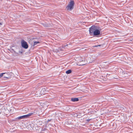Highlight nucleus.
Masks as SVG:
<instances>
[{
	"label": "nucleus",
	"mask_w": 133,
	"mask_h": 133,
	"mask_svg": "<svg viewBox=\"0 0 133 133\" xmlns=\"http://www.w3.org/2000/svg\"><path fill=\"white\" fill-rule=\"evenodd\" d=\"M71 100L74 102H77L79 101V99L77 98H72Z\"/></svg>",
	"instance_id": "nucleus-5"
},
{
	"label": "nucleus",
	"mask_w": 133,
	"mask_h": 133,
	"mask_svg": "<svg viewBox=\"0 0 133 133\" xmlns=\"http://www.w3.org/2000/svg\"><path fill=\"white\" fill-rule=\"evenodd\" d=\"M33 114V113H29L27 115H24V118H28L29 116L32 115Z\"/></svg>",
	"instance_id": "nucleus-4"
},
{
	"label": "nucleus",
	"mask_w": 133,
	"mask_h": 133,
	"mask_svg": "<svg viewBox=\"0 0 133 133\" xmlns=\"http://www.w3.org/2000/svg\"><path fill=\"white\" fill-rule=\"evenodd\" d=\"M21 44L22 47L25 49H27L28 48V45L27 42L23 40H22Z\"/></svg>",
	"instance_id": "nucleus-3"
},
{
	"label": "nucleus",
	"mask_w": 133,
	"mask_h": 133,
	"mask_svg": "<svg viewBox=\"0 0 133 133\" xmlns=\"http://www.w3.org/2000/svg\"><path fill=\"white\" fill-rule=\"evenodd\" d=\"M80 61H83V60L82 59H81V60H80Z\"/></svg>",
	"instance_id": "nucleus-16"
},
{
	"label": "nucleus",
	"mask_w": 133,
	"mask_h": 133,
	"mask_svg": "<svg viewBox=\"0 0 133 133\" xmlns=\"http://www.w3.org/2000/svg\"><path fill=\"white\" fill-rule=\"evenodd\" d=\"M42 90H43V91H46V88H42Z\"/></svg>",
	"instance_id": "nucleus-12"
},
{
	"label": "nucleus",
	"mask_w": 133,
	"mask_h": 133,
	"mask_svg": "<svg viewBox=\"0 0 133 133\" xmlns=\"http://www.w3.org/2000/svg\"><path fill=\"white\" fill-rule=\"evenodd\" d=\"M2 24L1 23H0V25H2Z\"/></svg>",
	"instance_id": "nucleus-18"
},
{
	"label": "nucleus",
	"mask_w": 133,
	"mask_h": 133,
	"mask_svg": "<svg viewBox=\"0 0 133 133\" xmlns=\"http://www.w3.org/2000/svg\"><path fill=\"white\" fill-rule=\"evenodd\" d=\"M4 77L5 78H8V77H5V76H4Z\"/></svg>",
	"instance_id": "nucleus-19"
},
{
	"label": "nucleus",
	"mask_w": 133,
	"mask_h": 133,
	"mask_svg": "<svg viewBox=\"0 0 133 133\" xmlns=\"http://www.w3.org/2000/svg\"><path fill=\"white\" fill-rule=\"evenodd\" d=\"M46 129H45H45H44L43 130V131H45V130H46Z\"/></svg>",
	"instance_id": "nucleus-17"
},
{
	"label": "nucleus",
	"mask_w": 133,
	"mask_h": 133,
	"mask_svg": "<svg viewBox=\"0 0 133 133\" xmlns=\"http://www.w3.org/2000/svg\"><path fill=\"white\" fill-rule=\"evenodd\" d=\"M101 30L100 28H99L97 26L93 25L89 28V34L93 37H98L101 35L100 31Z\"/></svg>",
	"instance_id": "nucleus-1"
},
{
	"label": "nucleus",
	"mask_w": 133,
	"mask_h": 133,
	"mask_svg": "<svg viewBox=\"0 0 133 133\" xmlns=\"http://www.w3.org/2000/svg\"><path fill=\"white\" fill-rule=\"evenodd\" d=\"M90 119H87V121H88V122H89L90 120Z\"/></svg>",
	"instance_id": "nucleus-15"
},
{
	"label": "nucleus",
	"mask_w": 133,
	"mask_h": 133,
	"mask_svg": "<svg viewBox=\"0 0 133 133\" xmlns=\"http://www.w3.org/2000/svg\"><path fill=\"white\" fill-rule=\"evenodd\" d=\"M19 53H20V54H22V53H23V52L22 51H19Z\"/></svg>",
	"instance_id": "nucleus-13"
},
{
	"label": "nucleus",
	"mask_w": 133,
	"mask_h": 133,
	"mask_svg": "<svg viewBox=\"0 0 133 133\" xmlns=\"http://www.w3.org/2000/svg\"><path fill=\"white\" fill-rule=\"evenodd\" d=\"M95 45V46H94L95 47H97L98 46H100L101 45Z\"/></svg>",
	"instance_id": "nucleus-11"
},
{
	"label": "nucleus",
	"mask_w": 133,
	"mask_h": 133,
	"mask_svg": "<svg viewBox=\"0 0 133 133\" xmlns=\"http://www.w3.org/2000/svg\"><path fill=\"white\" fill-rule=\"evenodd\" d=\"M68 46V44H66V45H65V46Z\"/></svg>",
	"instance_id": "nucleus-21"
},
{
	"label": "nucleus",
	"mask_w": 133,
	"mask_h": 133,
	"mask_svg": "<svg viewBox=\"0 0 133 133\" xmlns=\"http://www.w3.org/2000/svg\"><path fill=\"white\" fill-rule=\"evenodd\" d=\"M5 73H3L0 74V78L1 77H2L3 76V75L4 74H5Z\"/></svg>",
	"instance_id": "nucleus-10"
},
{
	"label": "nucleus",
	"mask_w": 133,
	"mask_h": 133,
	"mask_svg": "<svg viewBox=\"0 0 133 133\" xmlns=\"http://www.w3.org/2000/svg\"><path fill=\"white\" fill-rule=\"evenodd\" d=\"M51 119H48V121H47V122H50V121H51Z\"/></svg>",
	"instance_id": "nucleus-14"
},
{
	"label": "nucleus",
	"mask_w": 133,
	"mask_h": 133,
	"mask_svg": "<svg viewBox=\"0 0 133 133\" xmlns=\"http://www.w3.org/2000/svg\"><path fill=\"white\" fill-rule=\"evenodd\" d=\"M122 2H121V4H122H122H123H123H124V3H122Z\"/></svg>",
	"instance_id": "nucleus-20"
},
{
	"label": "nucleus",
	"mask_w": 133,
	"mask_h": 133,
	"mask_svg": "<svg viewBox=\"0 0 133 133\" xmlns=\"http://www.w3.org/2000/svg\"><path fill=\"white\" fill-rule=\"evenodd\" d=\"M75 4V3L74 1H70L69 2L68 5L66 7V9L69 11L72 10L74 9Z\"/></svg>",
	"instance_id": "nucleus-2"
},
{
	"label": "nucleus",
	"mask_w": 133,
	"mask_h": 133,
	"mask_svg": "<svg viewBox=\"0 0 133 133\" xmlns=\"http://www.w3.org/2000/svg\"><path fill=\"white\" fill-rule=\"evenodd\" d=\"M24 115H23V116L18 117H17V118L18 119H24Z\"/></svg>",
	"instance_id": "nucleus-7"
},
{
	"label": "nucleus",
	"mask_w": 133,
	"mask_h": 133,
	"mask_svg": "<svg viewBox=\"0 0 133 133\" xmlns=\"http://www.w3.org/2000/svg\"><path fill=\"white\" fill-rule=\"evenodd\" d=\"M72 72V71L71 70H69L66 71V73L67 74H68L71 73Z\"/></svg>",
	"instance_id": "nucleus-6"
},
{
	"label": "nucleus",
	"mask_w": 133,
	"mask_h": 133,
	"mask_svg": "<svg viewBox=\"0 0 133 133\" xmlns=\"http://www.w3.org/2000/svg\"><path fill=\"white\" fill-rule=\"evenodd\" d=\"M85 61H84V63L83 62V63H82L81 64H80V65H84L85 64H86V63L85 62Z\"/></svg>",
	"instance_id": "nucleus-9"
},
{
	"label": "nucleus",
	"mask_w": 133,
	"mask_h": 133,
	"mask_svg": "<svg viewBox=\"0 0 133 133\" xmlns=\"http://www.w3.org/2000/svg\"><path fill=\"white\" fill-rule=\"evenodd\" d=\"M40 43V42H34V46L35 45H36V44H38Z\"/></svg>",
	"instance_id": "nucleus-8"
}]
</instances>
